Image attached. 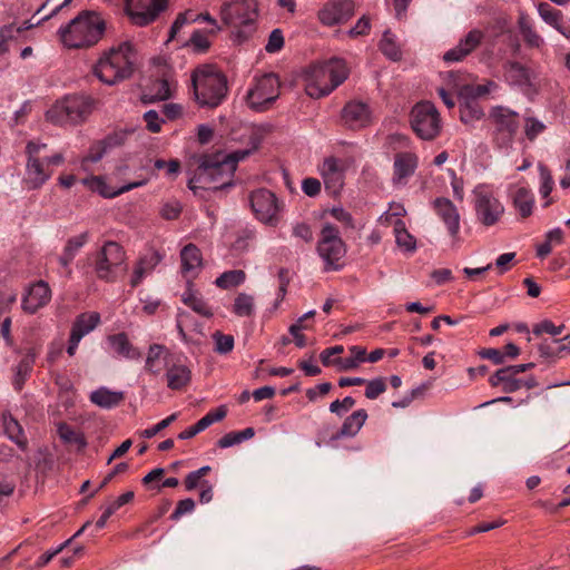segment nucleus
<instances>
[{
  "mask_svg": "<svg viewBox=\"0 0 570 570\" xmlns=\"http://www.w3.org/2000/svg\"><path fill=\"white\" fill-rule=\"evenodd\" d=\"M250 149L236 150L229 155L222 153L202 155L197 159V168L188 180V188L197 194L198 190L218 191L234 186L237 164L244 160Z\"/></svg>",
  "mask_w": 570,
  "mask_h": 570,
  "instance_id": "obj_1",
  "label": "nucleus"
},
{
  "mask_svg": "<svg viewBox=\"0 0 570 570\" xmlns=\"http://www.w3.org/2000/svg\"><path fill=\"white\" fill-rule=\"evenodd\" d=\"M106 20L95 10H82L58 30L62 45L69 49H85L96 46L106 31Z\"/></svg>",
  "mask_w": 570,
  "mask_h": 570,
  "instance_id": "obj_2",
  "label": "nucleus"
},
{
  "mask_svg": "<svg viewBox=\"0 0 570 570\" xmlns=\"http://www.w3.org/2000/svg\"><path fill=\"white\" fill-rule=\"evenodd\" d=\"M193 97L200 108H216L228 94L226 76L215 65L197 66L190 75Z\"/></svg>",
  "mask_w": 570,
  "mask_h": 570,
  "instance_id": "obj_3",
  "label": "nucleus"
},
{
  "mask_svg": "<svg viewBox=\"0 0 570 570\" xmlns=\"http://www.w3.org/2000/svg\"><path fill=\"white\" fill-rule=\"evenodd\" d=\"M345 60L331 58L309 66L304 72L305 92L314 99L330 95L348 77Z\"/></svg>",
  "mask_w": 570,
  "mask_h": 570,
  "instance_id": "obj_4",
  "label": "nucleus"
},
{
  "mask_svg": "<svg viewBox=\"0 0 570 570\" xmlns=\"http://www.w3.org/2000/svg\"><path fill=\"white\" fill-rule=\"evenodd\" d=\"M135 60L134 46L122 42L118 47L111 48L98 60L94 67V73L101 82L115 85L131 77Z\"/></svg>",
  "mask_w": 570,
  "mask_h": 570,
  "instance_id": "obj_5",
  "label": "nucleus"
},
{
  "mask_svg": "<svg viewBox=\"0 0 570 570\" xmlns=\"http://www.w3.org/2000/svg\"><path fill=\"white\" fill-rule=\"evenodd\" d=\"M96 100L90 96L72 95L57 101L46 114L55 125H77L83 122L92 112Z\"/></svg>",
  "mask_w": 570,
  "mask_h": 570,
  "instance_id": "obj_6",
  "label": "nucleus"
},
{
  "mask_svg": "<svg viewBox=\"0 0 570 570\" xmlns=\"http://www.w3.org/2000/svg\"><path fill=\"white\" fill-rule=\"evenodd\" d=\"M257 16V3L255 0H235L224 3L220 9L223 22L237 29V37L239 39H247L255 31Z\"/></svg>",
  "mask_w": 570,
  "mask_h": 570,
  "instance_id": "obj_7",
  "label": "nucleus"
},
{
  "mask_svg": "<svg viewBox=\"0 0 570 570\" xmlns=\"http://www.w3.org/2000/svg\"><path fill=\"white\" fill-rule=\"evenodd\" d=\"M489 119L493 126L492 139L497 148L509 149L520 128L519 114L502 107H493Z\"/></svg>",
  "mask_w": 570,
  "mask_h": 570,
  "instance_id": "obj_8",
  "label": "nucleus"
},
{
  "mask_svg": "<svg viewBox=\"0 0 570 570\" xmlns=\"http://www.w3.org/2000/svg\"><path fill=\"white\" fill-rule=\"evenodd\" d=\"M410 121L413 131L423 140H433L441 132L440 112L430 101L417 102L411 110Z\"/></svg>",
  "mask_w": 570,
  "mask_h": 570,
  "instance_id": "obj_9",
  "label": "nucleus"
},
{
  "mask_svg": "<svg viewBox=\"0 0 570 570\" xmlns=\"http://www.w3.org/2000/svg\"><path fill=\"white\" fill-rule=\"evenodd\" d=\"M126 253L116 242L109 240L97 253L95 273L99 279L115 282L118 274L125 271Z\"/></svg>",
  "mask_w": 570,
  "mask_h": 570,
  "instance_id": "obj_10",
  "label": "nucleus"
},
{
  "mask_svg": "<svg viewBox=\"0 0 570 570\" xmlns=\"http://www.w3.org/2000/svg\"><path fill=\"white\" fill-rule=\"evenodd\" d=\"M317 253L325 263V271H337L342 267L340 261L346 254V246L336 226L328 223L323 226L317 243Z\"/></svg>",
  "mask_w": 570,
  "mask_h": 570,
  "instance_id": "obj_11",
  "label": "nucleus"
},
{
  "mask_svg": "<svg viewBox=\"0 0 570 570\" xmlns=\"http://www.w3.org/2000/svg\"><path fill=\"white\" fill-rule=\"evenodd\" d=\"M473 207L478 222L485 227L498 224L504 214L503 204L484 185L474 188Z\"/></svg>",
  "mask_w": 570,
  "mask_h": 570,
  "instance_id": "obj_12",
  "label": "nucleus"
},
{
  "mask_svg": "<svg viewBox=\"0 0 570 570\" xmlns=\"http://www.w3.org/2000/svg\"><path fill=\"white\" fill-rule=\"evenodd\" d=\"M250 208L255 217L271 226H276L279 222V204L274 193L266 188H259L249 195Z\"/></svg>",
  "mask_w": 570,
  "mask_h": 570,
  "instance_id": "obj_13",
  "label": "nucleus"
},
{
  "mask_svg": "<svg viewBox=\"0 0 570 570\" xmlns=\"http://www.w3.org/2000/svg\"><path fill=\"white\" fill-rule=\"evenodd\" d=\"M43 148H46L45 144H36L33 141L27 144L26 153L28 155V161L24 183L29 189L41 187L52 175V170L48 168L45 159L39 157Z\"/></svg>",
  "mask_w": 570,
  "mask_h": 570,
  "instance_id": "obj_14",
  "label": "nucleus"
},
{
  "mask_svg": "<svg viewBox=\"0 0 570 570\" xmlns=\"http://www.w3.org/2000/svg\"><path fill=\"white\" fill-rule=\"evenodd\" d=\"M279 95V79L275 73H266L257 79L247 92V102L253 110L263 111Z\"/></svg>",
  "mask_w": 570,
  "mask_h": 570,
  "instance_id": "obj_15",
  "label": "nucleus"
},
{
  "mask_svg": "<svg viewBox=\"0 0 570 570\" xmlns=\"http://www.w3.org/2000/svg\"><path fill=\"white\" fill-rule=\"evenodd\" d=\"M167 6L168 0H126V11L137 26L154 22Z\"/></svg>",
  "mask_w": 570,
  "mask_h": 570,
  "instance_id": "obj_16",
  "label": "nucleus"
},
{
  "mask_svg": "<svg viewBox=\"0 0 570 570\" xmlns=\"http://www.w3.org/2000/svg\"><path fill=\"white\" fill-rule=\"evenodd\" d=\"M511 366H505L495 371L489 379V383L492 387H500L505 394L517 392L521 389L531 390L538 386V382L534 376L529 375L527 377H518Z\"/></svg>",
  "mask_w": 570,
  "mask_h": 570,
  "instance_id": "obj_17",
  "label": "nucleus"
},
{
  "mask_svg": "<svg viewBox=\"0 0 570 570\" xmlns=\"http://www.w3.org/2000/svg\"><path fill=\"white\" fill-rule=\"evenodd\" d=\"M354 13L353 0H330L318 10L317 18L323 26L333 27L347 22Z\"/></svg>",
  "mask_w": 570,
  "mask_h": 570,
  "instance_id": "obj_18",
  "label": "nucleus"
},
{
  "mask_svg": "<svg viewBox=\"0 0 570 570\" xmlns=\"http://www.w3.org/2000/svg\"><path fill=\"white\" fill-rule=\"evenodd\" d=\"M344 164L341 159L330 156L318 166V171L324 180L325 188L337 194L344 185Z\"/></svg>",
  "mask_w": 570,
  "mask_h": 570,
  "instance_id": "obj_19",
  "label": "nucleus"
},
{
  "mask_svg": "<svg viewBox=\"0 0 570 570\" xmlns=\"http://www.w3.org/2000/svg\"><path fill=\"white\" fill-rule=\"evenodd\" d=\"M51 288L42 279L31 284L22 297V309L28 314H35L51 301Z\"/></svg>",
  "mask_w": 570,
  "mask_h": 570,
  "instance_id": "obj_20",
  "label": "nucleus"
},
{
  "mask_svg": "<svg viewBox=\"0 0 570 570\" xmlns=\"http://www.w3.org/2000/svg\"><path fill=\"white\" fill-rule=\"evenodd\" d=\"M484 32L479 29L470 30L459 43L443 55L445 62H459L473 52L483 41Z\"/></svg>",
  "mask_w": 570,
  "mask_h": 570,
  "instance_id": "obj_21",
  "label": "nucleus"
},
{
  "mask_svg": "<svg viewBox=\"0 0 570 570\" xmlns=\"http://www.w3.org/2000/svg\"><path fill=\"white\" fill-rule=\"evenodd\" d=\"M341 118L344 125L350 129L364 128L371 122L370 108L362 101H348L342 109Z\"/></svg>",
  "mask_w": 570,
  "mask_h": 570,
  "instance_id": "obj_22",
  "label": "nucleus"
},
{
  "mask_svg": "<svg viewBox=\"0 0 570 570\" xmlns=\"http://www.w3.org/2000/svg\"><path fill=\"white\" fill-rule=\"evenodd\" d=\"M433 208L445 224L449 234L455 238L460 232V214L455 205L445 197H438L433 202Z\"/></svg>",
  "mask_w": 570,
  "mask_h": 570,
  "instance_id": "obj_23",
  "label": "nucleus"
},
{
  "mask_svg": "<svg viewBox=\"0 0 570 570\" xmlns=\"http://www.w3.org/2000/svg\"><path fill=\"white\" fill-rule=\"evenodd\" d=\"M419 165V158L414 153H397L393 164V183L404 185L411 177Z\"/></svg>",
  "mask_w": 570,
  "mask_h": 570,
  "instance_id": "obj_24",
  "label": "nucleus"
},
{
  "mask_svg": "<svg viewBox=\"0 0 570 570\" xmlns=\"http://www.w3.org/2000/svg\"><path fill=\"white\" fill-rule=\"evenodd\" d=\"M503 77L510 86L515 87H530L532 85V72L531 70L513 60H508L503 63Z\"/></svg>",
  "mask_w": 570,
  "mask_h": 570,
  "instance_id": "obj_25",
  "label": "nucleus"
},
{
  "mask_svg": "<svg viewBox=\"0 0 570 570\" xmlns=\"http://www.w3.org/2000/svg\"><path fill=\"white\" fill-rule=\"evenodd\" d=\"M197 21H206L214 26V29L209 31L213 35L220 30V27L217 24L216 19H214L208 12L195 13L191 10H186L185 12L178 13L175 21L173 22L169 30L168 41L174 40L176 38V35L184 26L191 24Z\"/></svg>",
  "mask_w": 570,
  "mask_h": 570,
  "instance_id": "obj_26",
  "label": "nucleus"
},
{
  "mask_svg": "<svg viewBox=\"0 0 570 570\" xmlns=\"http://www.w3.org/2000/svg\"><path fill=\"white\" fill-rule=\"evenodd\" d=\"M512 206L521 219L530 217L535 205L534 195L530 188L524 186L515 187L510 193Z\"/></svg>",
  "mask_w": 570,
  "mask_h": 570,
  "instance_id": "obj_27",
  "label": "nucleus"
},
{
  "mask_svg": "<svg viewBox=\"0 0 570 570\" xmlns=\"http://www.w3.org/2000/svg\"><path fill=\"white\" fill-rule=\"evenodd\" d=\"M181 273L187 278V285L191 286L190 278H194L202 266V254L194 244L186 245L180 252Z\"/></svg>",
  "mask_w": 570,
  "mask_h": 570,
  "instance_id": "obj_28",
  "label": "nucleus"
},
{
  "mask_svg": "<svg viewBox=\"0 0 570 570\" xmlns=\"http://www.w3.org/2000/svg\"><path fill=\"white\" fill-rule=\"evenodd\" d=\"M83 183L92 190L98 193L105 198H114L134 188L144 186L147 180H139L124 185L117 189L111 188L102 177L95 176L90 179H85Z\"/></svg>",
  "mask_w": 570,
  "mask_h": 570,
  "instance_id": "obj_29",
  "label": "nucleus"
},
{
  "mask_svg": "<svg viewBox=\"0 0 570 570\" xmlns=\"http://www.w3.org/2000/svg\"><path fill=\"white\" fill-rule=\"evenodd\" d=\"M161 254L155 249H150L148 253L141 256L134 268L130 285L132 287L138 286L145 276L150 274L154 268L161 262Z\"/></svg>",
  "mask_w": 570,
  "mask_h": 570,
  "instance_id": "obj_30",
  "label": "nucleus"
},
{
  "mask_svg": "<svg viewBox=\"0 0 570 570\" xmlns=\"http://www.w3.org/2000/svg\"><path fill=\"white\" fill-rule=\"evenodd\" d=\"M167 386L170 390H183L191 380V372L185 364H171L168 365L166 371Z\"/></svg>",
  "mask_w": 570,
  "mask_h": 570,
  "instance_id": "obj_31",
  "label": "nucleus"
},
{
  "mask_svg": "<svg viewBox=\"0 0 570 570\" xmlns=\"http://www.w3.org/2000/svg\"><path fill=\"white\" fill-rule=\"evenodd\" d=\"M366 420L367 412L364 409L354 411L344 420L341 429L337 431L333 439L355 436L360 432Z\"/></svg>",
  "mask_w": 570,
  "mask_h": 570,
  "instance_id": "obj_32",
  "label": "nucleus"
},
{
  "mask_svg": "<svg viewBox=\"0 0 570 570\" xmlns=\"http://www.w3.org/2000/svg\"><path fill=\"white\" fill-rule=\"evenodd\" d=\"M108 342L119 356L128 360H139L141 357V352L130 343L126 333L110 335Z\"/></svg>",
  "mask_w": 570,
  "mask_h": 570,
  "instance_id": "obj_33",
  "label": "nucleus"
},
{
  "mask_svg": "<svg viewBox=\"0 0 570 570\" xmlns=\"http://www.w3.org/2000/svg\"><path fill=\"white\" fill-rule=\"evenodd\" d=\"M2 424L6 435L14 442L18 448L22 451H26L28 448V440L23 432L20 423L11 415V413L6 412L2 414Z\"/></svg>",
  "mask_w": 570,
  "mask_h": 570,
  "instance_id": "obj_34",
  "label": "nucleus"
},
{
  "mask_svg": "<svg viewBox=\"0 0 570 570\" xmlns=\"http://www.w3.org/2000/svg\"><path fill=\"white\" fill-rule=\"evenodd\" d=\"M100 323V314L97 312L81 313L72 323L71 332L73 336L82 338L85 335L94 331Z\"/></svg>",
  "mask_w": 570,
  "mask_h": 570,
  "instance_id": "obj_35",
  "label": "nucleus"
},
{
  "mask_svg": "<svg viewBox=\"0 0 570 570\" xmlns=\"http://www.w3.org/2000/svg\"><path fill=\"white\" fill-rule=\"evenodd\" d=\"M90 401L99 407L112 409L118 406L125 399L122 392L110 391L107 387H99L90 393Z\"/></svg>",
  "mask_w": 570,
  "mask_h": 570,
  "instance_id": "obj_36",
  "label": "nucleus"
},
{
  "mask_svg": "<svg viewBox=\"0 0 570 570\" xmlns=\"http://www.w3.org/2000/svg\"><path fill=\"white\" fill-rule=\"evenodd\" d=\"M395 243L397 247L405 253H414L416 250V239L406 229L402 219H396L393 225Z\"/></svg>",
  "mask_w": 570,
  "mask_h": 570,
  "instance_id": "obj_37",
  "label": "nucleus"
},
{
  "mask_svg": "<svg viewBox=\"0 0 570 570\" xmlns=\"http://www.w3.org/2000/svg\"><path fill=\"white\" fill-rule=\"evenodd\" d=\"M36 360V353L33 350H29L28 353L20 360L18 365L16 366V375H14V387L17 391L22 389L27 377L30 375L33 364Z\"/></svg>",
  "mask_w": 570,
  "mask_h": 570,
  "instance_id": "obj_38",
  "label": "nucleus"
},
{
  "mask_svg": "<svg viewBox=\"0 0 570 570\" xmlns=\"http://www.w3.org/2000/svg\"><path fill=\"white\" fill-rule=\"evenodd\" d=\"M460 119L464 124H473L484 116L483 108L476 99H465L460 104Z\"/></svg>",
  "mask_w": 570,
  "mask_h": 570,
  "instance_id": "obj_39",
  "label": "nucleus"
},
{
  "mask_svg": "<svg viewBox=\"0 0 570 570\" xmlns=\"http://www.w3.org/2000/svg\"><path fill=\"white\" fill-rule=\"evenodd\" d=\"M181 301L185 305L190 307L195 313L204 317H212L213 311L208 304L199 296H197L188 286L187 291L181 295Z\"/></svg>",
  "mask_w": 570,
  "mask_h": 570,
  "instance_id": "obj_40",
  "label": "nucleus"
},
{
  "mask_svg": "<svg viewBox=\"0 0 570 570\" xmlns=\"http://www.w3.org/2000/svg\"><path fill=\"white\" fill-rule=\"evenodd\" d=\"M379 48L392 61H399L402 58L400 46L395 41V36L390 30L384 31Z\"/></svg>",
  "mask_w": 570,
  "mask_h": 570,
  "instance_id": "obj_41",
  "label": "nucleus"
},
{
  "mask_svg": "<svg viewBox=\"0 0 570 570\" xmlns=\"http://www.w3.org/2000/svg\"><path fill=\"white\" fill-rule=\"evenodd\" d=\"M254 435L255 430L253 428H246L243 431H233L222 436L217 442V446L220 449H226L239 444L243 441L249 440Z\"/></svg>",
  "mask_w": 570,
  "mask_h": 570,
  "instance_id": "obj_42",
  "label": "nucleus"
},
{
  "mask_svg": "<svg viewBox=\"0 0 570 570\" xmlns=\"http://www.w3.org/2000/svg\"><path fill=\"white\" fill-rule=\"evenodd\" d=\"M254 297L246 293H239L233 305V313L239 317H249L254 315Z\"/></svg>",
  "mask_w": 570,
  "mask_h": 570,
  "instance_id": "obj_43",
  "label": "nucleus"
},
{
  "mask_svg": "<svg viewBox=\"0 0 570 570\" xmlns=\"http://www.w3.org/2000/svg\"><path fill=\"white\" fill-rule=\"evenodd\" d=\"M246 274L242 269H233L224 272L219 277L216 278L215 284L219 288L227 289L238 286L245 282Z\"/></svg>",
  "mask_w": 570,
  "mask_h": 570,
  "instance_id": "obj_44",
  "label": "nucleus"
},
{
  "mask_svg": "<svg viewBox=\"0 0 570 570\" xmlns=\"http://www.w3.org/2000/svg\"><path fill=\"white\" fill-rule=\"evenodd\" d=\"M519 29L527 46L539 48L543 45V39L537 33L529 20L523 16L519 19Z\"/></svg>",
  "mask_w": 570,
  "mask_h": 570,
  "instance_id": "obj_45",
  "label": "nucleus"
},
{
  "mask_svg": "<svg viewBox=\"0 0 570 570\" xmlns=\"http://www.w3.org/2000/svg\"><path fill=\"white\" fill-rule=\"evenodd\" d=\"M33 23L24 22L22 26H16L14 23L3 26L0 29V51L6 52L8 50L7 42L20 35L22 31L33 27Z\"/></svg>",
  "mask_w": 570,
  "mask_h": 570,
  "instance_id": "obj_46",
  "label": "nucleus"
},
{
  "mask_svg": "<svg viewBox=\"0 0 570 570\" xmlns=\"http://www.w3.org/2000/svg\"><path fill=\"white\" fill-rule=\"evenodd\" d=\"M184 47H191L196 53H205L210 48V41L203 30H195L190 38L183 43Z\"/></svg>",
  "mask_w": 570,
  "mask_h": 570,
  "instance_id": "obj_47",
  "label": "nucleus"
},
{
  "mask_svg": "<svg viewBox=\"0 0 570 570\" xmlns=\"http://www.w3.org/2000/svg\"><path fill=\"white\" fill-rule=\"evenodd\" d=\"M57 432L59 438L66 443H75L79 448H85L87 444L83 435L65 422L58 424Z\"/></svg>",
  "mask_w": 570,
  "mask_h": 570,
  "instance_id": "obj_48",
  "label": "nucleus"
},
{
  "mask_svg": "<svg viewBox=\"0 0 570 570\" xmlns=\"http://www.w3.org/2000/svg\"><path fill=\"white\" fill-rule=\"evenodd\" d=\"M227 414V410L225 406H219L215 411L208 412L205 416L198 420L194 426L198 433L203 432L207 428H209L213 423L222 421Z\"/></svg>",
  "mask_w": 570,
  "mask_h": 570,
  "instance_id": "obj_49",
  "label": "nucleus"
},
{
  "mask_svg": "<svg viewBox=\"0 0 570 570\" xmlns=\"http://www.w3.org/2000/svg\"><path fill=\"white\" fill-rule=\"evenodd\" d=\"M164 352H165V347L163 345L153 344L149 346L148 355L146 358V365H145L147 371H149L154 374H158L160 372L161 367L159 365V361H160V357Z\"/></svg>",
  "mask_w": 570,
  "mask_h": 570,
  "instance_id": "obj_50",
  "label": "nucleus"
},
{
  "mask_svg": "<svg viewBox=\"0 0 570 570\" xmlns=\"http://www.w3.org/2000/svg\"><path fill=\"white\" fill-rule=\"evenodd\" d=\"M539 174H540V194L542 198H548L553 189L554 181L551 175L550 169L544 166L543 164H539L538 166Z\"/></svg>",
  "mask_w": 570,
  "mask_h": 570,
  "instance_id": "obj_51",
  "label": "nucleus"
},
{
  "mask_svg": "<svg viewBox=\"0 0 570 570\" xmlns=\"http://www.w3.org/2000/svg\"><path fill=\"white\" fill-rule=\"evenodd\" d=\"M538 10L541 18L554 28L562 21L561 12L552 8L549 3H540Z\"/></svg>",
  "mask_w": 570,
  "mask_h": 570,
  "instance_id": "obj_52",
  "label": "nucleus"
},
{
  "mask_svg": "<svg viewBox=\"0 0 570 570\" xmlns=\"http://www.w3.org/2000/svg\"><path fill=\"white\" fill-rule=\"evenodd\" d=\"M365 396L368 400H375L386 391V382L384 377H376L365 383Z\"/></svg>",
  "mask_w": 570,
  "mask_h": 570,
  "instance_id": "obj_53",
  "label": "nucleus"
},
{
  "mask_svg": "<svg viewBox=\"0 0 570 570\" xmlns=\"http://www.w3.org/2000/svg\"><path fill=\"white\" fill-rule=\"evenodd\" d=\"M89 240V233L83 232L77 236L70 237L66 246L63 248V252L75 257L77 253L82 248L85 244Z\"/></svg>",
  "mask_w": 570,
  "mask_h": 570,
  "instance_id": "obj_54",
  "label": "nucleus"
},
{
  "mask_svg": "<svg viewBox=\"0 0 570 570\" xmlns=\"http://www.w3.org/2000/svg\"><path fill=\"white\" fill-rule=\"evenodd\" d=\"M564 330V325H554L550 320H543L542 322L535 324L533 326V334L541 335L543 333L549 334L551 336L560 335Z\"/></svg>",
  "mask_w": 570,
  "mask_h": 570,
  "instance_id": "obj_55",
  "label": "nucleus"
},
{
  "mask_svg": "<svg viewBox=\"0 0 570 570\" xmlns=\"http://www.w3.org/2000/svg\"><path fill=\"white\" fill-rule=\"evenodd\" d=\"M544 129L546 125L537 118L528 117L525 119L524 135L530 141L534 140Z\"/></svg>",
  "mask_w": 570,
  "mask_h": 570,
  "instance_id": "obj_56",
  "label": "nucleus"
},
{
  "mask_svg": "<svg viewBox=\"0 0 570 570\" xmlns=\"http://www.w3.org/2000/svg\"><path fill=\"white\" fill-rule=\"evenodd\" d=\"M371 18L370 16L367 14H363L355 23L354 27H352L348 31H347V35L351 37V38H357V37H361V36H366L370 33L371 31Z\"/></svg>",
  "mask_w": 570,
  "mask_h": 570,
  "instance_id": "obj_57",
  "label": "nucleus"
},
{
  "mask_svg": "<svg viewBox=\"0 0 570 570\" xmlns=\"http://www.w3.org/2000/svg\"><path fill=\"white\" fill-rule=\"evenodd\" d=\"M215 340V351L220 354H227L234 348V337L232 335H226L220 332H216L213 335Z\"/></svg>",
  "mask_w": 570,
  "mask_h": 570,
  "instance_id": "obj_58",
  "label": "nucleus"
},
{
  "mask_svg": "<svg viewBox=\"0 0 570 570\" xmlns=\"http://www.w3.org/2000/svg\"><path fill=\"white\" fill-rule=\"evenodd\" d=\"M567 346L560 344V340H553L551 342L544 341L540 344L539 351L542 356L551 357L566 351Z\"/></svg>",
  "mask_w": 570,
  "mask_h": 570,
  "instance_id": "obj_59",
  "label": "nucleus"
},
{
  "mask_svg": "<svg viewBox=\"0 0 570 570\" xmlns=\"http://www.w3.org/2000/svg\"><path fill=\"white\" fill-rule=\"evenodd\" d=\"M284 46V37L281 29H274L269 37L268 41L265 46V50L269 53H274L279 51Z\"/></svg>",
  "mask_w": 570,
  "mask_h": 570,
  "instance_id": "obj_60",
  "label": "nucleus"
},
{
  "mask_svg": "<svg viewBox=\"0 0 570 570\" xmlns=\"http://www.w3.org/2000/svg\"><path fill=\"white\" fill-rule=\"evenodd\" d=\"M195 509V501L190 498L178 501L176 509L170 515L174 521L179 520L183 515L191 513Z\"/></svg>",
  "mask_w": 570,
  "mask_h": 570,
  "instance_id": "obj_61",
  "label": "nucleus"
},
{
  "mask_svg": "<svg viewBox=\"0 0 570 570\" xmlns=\"http://www.w3.org/2000/svg\"><path fill=\"white\" fill-rule=\"evenodd\" d=\"M127 469H128V464L126 462H120V463L116 464L114 466V469L104 478V480L101 481L99 487L87 497V500L94 498L95 494L98 491L102 490L117 474L127 471Z\"/></svg>",
  "mask_w": 570,
  "mask_h": 570,
  "instance_id": "obj_62",
  "label": "nucleus"
},
{
  "mask_svg": "<svg viewBox=\"0 0 570 570\" xmlns=\"http://www.w3.org/2000/svg\"><path fill=\"white\" fill-rule=\"evenodd\" d=\"M144 120L146 122V127L150 132H159L161 129V124L164 120L159 117L156 110H148L144 114Z\"/></svg>",
  "mask_w": 570,
  "mask_h": 570,
  "instance_id": "obj_63",
  "label": "nucleus"
},
{
  "mask_svg": "<svg viewBox=\"0 0 570 570\" xmlns=\"http://www.w3.org/2000/svg\"><path fill=\"white\" fill-rule=\"evenodd\" d=\"M176 419H177V413H173L171 415H169L166 419L158 422L156 425H154L149 429H146L141 435L146 439H150V438L155 436L161 430L168 428Z\"/></svg>",
  "mask_w": 570,
  "mask_h": 570,
  "instance_id": "obj_64",
  "label": "nucleus"
}]
</instances>
